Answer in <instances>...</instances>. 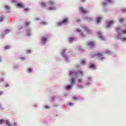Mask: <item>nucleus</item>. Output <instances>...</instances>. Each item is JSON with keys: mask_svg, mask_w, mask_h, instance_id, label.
<instances>
[{"mask_svg": "<svg viewBox=\"0 0 126 126\" xmlns=\"http://www.w3.org/2000/svg\"><path fill=\"white\" fill-rule=\"evenodd\" d=\"M49 4L52 6L55 4V2L53 1H49Z\"/></svg>", "mask_w": 126, "mask_h": 126, "instance_id": "nucleus-13", "label": "nucleus"}, {"mask_svg": "<svg viewBox=\"0 0 126 126\" xmlns=\"http://www.w3.org/2000/svg\"><path fill=\"white\" fill-rule=\"evenodd\" d=\"M96 56H97L99 58L100 60H103V59H104V57H103V54L102 53H97L96 54Z\"/></svg>", "mask_w": 126, "mask_h": 126, "instance_id": "nucleus-7", "label": "nucleus"}, {"mask_svg": "<svg viewBox=\"0 0 126 126\" xmlns=\"http://www.w3.org/2000/svg\"><path fill=\"white\" fill-rule=\"evenodd\" d=\"M88 21H89V22H90V21H92V18H90V19L88 20Z\"/></svg>", "mask_w": 126, "mask_h": 126, "instance_id": "nucleus-40", "label": "nucleus"}, {"mask_svg": "<svg viewBox=\"0 0 126 126\" xmlns=\"http://www.w3.org/2000/svg\"><path fill=\"white\" fill-rule=\"evenodd\" d=\"M116 38L119 39L120 38H119V35H116Z\"/></svg>", "mask_w": 126, "mask_h": 126, "instance_id": "nucleus-46", "label": "nucleus"}, {"mask_svg": "<svg viewBox=\"0 0 126 126\" xmlns=\"http://www.w3.org/2000/svg\"><path fill=\"white\" fill-rule=\"evenodd\" d=\"M42 24H44V25H46L47 24V22H42Z\"/></svg>", "mask_w": 126, "mask_h": 126, "instance_id": "nucleus-33", "label": "nucleus"}, {"mask_svg": "<svg viewBox=\"0 0 126 126\" xmlns=\"http://www.w3.org/2000/svg\"><path fill=\"white\" fill-rule=\"evenodd\" d=\"M83 81L82 79H80L78 80V83H81V82H83Z\"/></svg>", "mask_w": 126, "mask_h": 126, "instance_id": "nucleus-21", "label": "nucleus"}, {"mask_svg": "<svg viewBox=\"0 0 126 126\" xmlns=\"http://www.w3.org/2000/svg\"><path fill=\"white\" fill-rule=\"evenodd\" d=\"M49 9V10H52V9H53L52 8H50V9Z\"/></svg>", "mask_w": 126, "mask_h": 126, "instance_id": "nucleus-53", "label": "nucleus"}, {"mask_svg": "<svg viewBox=\"0 0 126 126\" xmlns=\"http://www.w3.org/2000/svg\"><path fill=\"white\" fill-rule=\"evenodd\" d=\"M116 31L117 32H119V31H122V29L121 28L117 29H116Z\"/></svg>", "mask_w": 126, "mask_h": 126, "instance_id": "nucleus-23", "label": "nucleus"}, {"mask_svg": "<svg viewBox=\"0 0 126 126\" xmlns=\"http://www.w3.org/2000/svg\"><path fill=\"white\" fill-rule=\"evenodd\" d=\"M12 2H15V1H12Z\"/></svg>", "mask_w": 126, "mask_h": 126, "instance_id": "nucleus-52", "label": "nucleus"}, {"mask_svg": "<svg viewBox=\"0 0 126 126\" xmlns=\"http://www.w3.org/2000/svg\"><path fill=\"white\" fill-rule=\"evenodd\" d=\"M81 63H82V64H86V61H84V60L82 61H81Z\"/></svg>", "mask_w": 126, "mask_h": 126, "instance_id": "nucleus-19", "label": "nucleus"}, {"mask_svg": "<svg viewBox=\"0 0 126 126\" xmlns=\"http://www.w3.org/2000/svg\"><path fill=\"white\" fill-rule=\"evenodd\" d=\"M97 34L98 35L99 38L100 39V40H102V41H104L105 37L102 36V33L100 32H97Z\"/></svg>", "mask_w": 126, "mask_h": 126, "instance_id": "nucleus-3", "label": "nucleus"}, {"mask_svg": "<svg viewBox=\"0 0 126 126\" xmlns=\"http://www.w3.org/2000/svg\"><path fill=\"white\" fill-rule=\"evenodd\" d=\"M40 5L42 7H46V6H47V4H46V3H45L43 2H41L40 3Z\"/></svg>", "mask_w": 126, "mask_h": 126, "instance_id": "nucleus-11", "label": "nucleus"}, {"mask_svg": "<svg viewBox=\"0 0 126 126\" xmlns=\"http://www.w3.org/2000/svg\"><path fill=\"white\" fill-rule=\"evenodd\" d=\"M66 88L67 89L69 90V89H71V88H72V86L71 85H68L66 86Z\"/></svg>", "mask_w": 126, "mask_h": 126, "instance_id": "nucleus-16", "label": "nucleus"}, {"mask_svg": "<svg viewBox=\"0 0 126 126\" xmlns=\"http://www.w3.org/2000/svg\"><path fill=\"white\" fill-rule=\"evenodd\" d=\"M31 71H32V69L29 68V72H31Z\"/></svg>", "mask_w": 126, "mask_h": 126, "instance_id": "nucleus-38", "label": "nucleus"}, {"mask_svg": "<svg viewBox=\"0 0 126 126\" xmlns=\"http://www.w3.org/2000/svg\"><path fill=\"white\" fill-rule=\"evenodd\" d=\"M101 20H102V17H99L97 18L96 23H100L101 22Z\"/></svg>", "mask_w": 126, "mask_h": 126, "instance_id": "nucleus-10", "label": "nucleus"}, {"mask_svg": "<svg viewBox=\"0 0 126 126\" xmlns=\"http://www.w3.org/2000/svg\"><path fill=\"white\" fill-rule=\"evenodd\" d=\"M0 108H1V106L0 105Z\"/></svg>", "mask_w": 126, "mask_h": 126, "instance_id": "nucleus-55", "label": "nucleus"}, {"mask_svg": "<svg viewBox=\"0 0 126 126\" xmlns=\"http://www.w3.org/2000/svg\"><path fill=\"white\" fill-rule=\"evenodd\" d=\"M28 10H29V9H28V8L25 9V11H28Z\"/></svg>", "mask_w": 126, "mask_h": 126, "instance_id": "nucleus-39", "label": "nucleus"}, {"mask_svg": "<svg viewBox=\"0 0 126 126\" xmlns=\"http://www.w3.org/2000/svg\"><path fill=\"white\" fill-rule=\"evenodd\" d=\"M96 56V55H93L92 56V58H94V57H95Z\"/></svg>", "mask_w": 126, "mask_h": 126, "instance_id": "nucleus-49", "label": "nucleus"}, {"mask_svg": "<svg viewBox=\"0 0 126 126\" xmlns=\"http://www.w3.org/2000/svg\"><path fill=\"white\" fill-rule=\"evenodd\" d=\"M0 62H1V58H0Z\"/></svg>", "mask_w": 126, "mask_h": 126, "instance_id": "nucleus-50", "label": "nucleus"}, {"mask_svg": "<svg viewBox=\"0 0 126 126\" xmlns=\"http://www.w3.org/2000/svg\"><path fill=\"white\" fill-rule=\"evenodd\" d=\"M115 23V22L114 21H108L107 22V27H110L111 25H113Z\"/></svg>", "mask_w": 126, "mask_h": 126, "instance_id": "nucleus-5", "label": "nucleus"}, {"mask_svg": "<svg viewBox=\"0 0 126 126\" xmlns=\"http://www.w3.org/2000/svg\"><path fill=\"white\" fill-rule=\"evenodd\" d=\"M66 50H64L63 52L62 53V54L63 55L64 53H65Z\"/></svg>", "mask_w": 126, "mask_h": 126, "instance_id": "nucleus-48", "label": "nucleus"}, {"mask_svg": "<svg viewBox=\"0 0 126 126\" xmlns=\"http://www.w3.org/2000/svg\"><path fill=\"white\" fill-rule=\"evenodd\" d=\"M3 123H4V120H0V125H2V124H3Z\"/></svg>", "mask_w": 126, "mask_h": 126, "instance_id": "nucleus-20", "label": "nucleus"}, {"mask_svg": "<svg viewBox=\"0 0 126 126\" xmlns=\"http://www.w3.org/2000/svg\"><path fill=\"white\" fill-rule=\"evenodd\" d=\"M72 99L73 100V101H76V100H77V98H76V96H73L72 97Z\"/></svg>", "mask_w": 126, "mask_h": 126, "instance_id": "nucleus-22", "label": "nucleus"}, {"mask_svg": "<svg viewBox=\"0 0 126 126\" xmlns=\"http://www.w3.org/2000/svg\"><path fill=\"white\" fill-rule=\"evenodd\" d=\"M72 74H73V72L70 71V72H69V75H72Z\"/></svg>", "mask_w": 126, "mask_h": 126, "instance_id": "nucleus-28", "label": "nucleus"}, {"mask_svg": "<svg viewBox=\"0 0 126 126\" xmlns=\"http://www.w3.org/2000/svg\"><path fill=\"white\" fill-rule=\"evenodd\" d=\"M77 32L78 33H79V32H80L81 31H80V30H79V29H77Z\"/></svg>", "mask_w": 126, "mask_h": 126, "instance_id": "nucleus-41", "label": "nucleus"}, {"mask_svg": "<svg viewBox=\"0 0 126 126\" xmlns=\"http://www.w3.org/2000/svg\"><path fill=\"white\" fill-rule=\"evenodd\" d=\"M80 11H81L83 14H85L87 12V10L84 9L83 7H81L80 8Z\"/></svg>", "mask_w": 126, "mask_h": 126, "instance_id": "nucleus-4", "label": "nucleus"}, {"mask_svg": "<svg viewBox=\"0 0 126 126\" xmlns=\"http://www.w3.org/2000/svg\"><path fill=\"white\" fill-rule=\"evenodd\" d=\"M28 35H30V34H29Z\"/></svg>", "mask_w": 126, "mask_h": 126, "instance_id": "nucleus-56", "label": "nucleus"}, {"mask_svg": "<svg viewBox=\"0 0 126 126\" xmlns=\"http://www.w3.org/2000/svg\"><path fill=\"white\" fill-rule=\"evenodd\" d=\"M29 24H30V22H27V23H26V26H28L29 25Z\"/></svg>", "mask_w": 126, "mask_h": 126, "instance_id": "nucleus-27", "label": "nucleus"}, {"mask_svg": "<svg viewBox=\"0 0 126 126\" xmlns=\"http://www.w3.org/2000/svg\"><path fill=\"white\" fill-rule=\"evenodd\" d=\"M126 34V30H125V31H123V32H120L119 33V35H122V34Z\"/></svg>", "mask_w": 126, "mask_h": 126, "instance_id": "nucleus-15", "label": "nucleus"}, {"mask_svg": "<svg viewBox=\"0 0 126 126\" xmlns=\"http://www.w3.org/2000/svg\"><path fill=\"white\" fill-rule=\"evenodd\" d=\"M78 74H81V75H83V72H82V71L81 70H79V71H78L77 72H75L74 75L75 76H76Z\"/></svg>", "mask_w": 126, "mask_h": 126, "instance_id": "nucleus-8", "label": "nucleus"}, {"mask_svg": "<svg viewBox=\"0 0 126 126\" xmlns=\"http://www.w3.org/2000/svg\"><path fill=\"white\" fill-rule=\"evenodd\" d=\"M9 49V46H5V50H8Z\"/></svg>", "mask_w": 126, "mask_h": 126, "instance_id": "nucleus-25", "label": "nucleus"}, {"mask_svg": "<svg viewBox=\"0 0 126 126\" xmlns=\"http://www.w3.org/2000/svg\"><path fill=\"white\" fill-rule=\"evenodd\" d=\"M27 52H28V54H30L31 53V50H28Z\"/></svg>", "mask_w": 126, "mask_h": 126, "instance_id": "nucleus-42", "label": "nucleus"}, {"mask_svg": "<svg viewBox=\"0 0 126 126\" xmlns=\"http://www.w3.org/2000/svg\"><path fill=\"white\" fill-rule=\"evenodd\" d=\"M71 83L72 85H74L75 84V79L74 78H72L71 79Z\"/></svg>", "mask_w": 126, "mask_h": 126, "instance_id": "nucleus-9", "label": "nucleus"}, {"mask_svg": "<svg viewBox=\"0 0 126 126\" xmlns=\"http://www.w3.org/2000/svg\"><path fill=\"white\" fill-rule=\"evenodd\" d=\"M102 4H103V6H106V5H107V3L104 2L102 3Z\"/></svg>", "mask_w": 126, "mask_h": 126, "instance_id": "nucleus-30", "label": "nucleus"}, {"mask_svg": "<svg viewBox=\"0 0 126 126\" xmlns=\"http://www.w3.org/2000/svg\"><path fill=\"white\" fill-rule=\"evenodd\" d=\"M8 32H9V30H7L5 31V34H7V33H8Z\"/></svg>", "mask_w": 126, "mask_h": 126, "instance_id": "nucleus-31", "label": "nucleus"}, {"mask_svg": "<svg viewBox=\"0 0 126 126\" xmlns=\"http://www.w3.org/2000/svg\"><path fill=\"white\" fill-rule=\"evenodd\" d=\"M125 20L124 19H122L121 20H120V23H122V22H124V21Z\"/></svg>", "mask_w": 126, "mask_h": 126, "instance_id": "nucleus-26", "label": "nucleus"}, {"mask_svg": "<svg viewBox=\"0 0 126 126\" xmlns=\"http://www.w3.org/2000/svg\"><path fill=\"white\" fill-rule=\"evenodd\" d=\"M25 60H26V58H24L23 60L24 61Z\"/></svg>", "mask_w": 126, "mask_h": 126, "instance_id": "nucleus-51", "label": "nucleus"}, {"mask_svg": "<svg viewBox=\"0 0 126 126\" xmlns=\"http://www.w3.org/2000/svg\"><path fill=\"white\" fill-rule=\"evenodd\" d=\"M91 68H95V65L94 64H92L90 65Z\"/></svg>", "mask_w": 126, "mask_h": 126, "instance_id": "nucleus-18", "label": "nucleus"}, {"mask_svg": "<svg viewBox=\"0 0 126 126\" xmlns=\"http://www.w3.org/2000/svg\"><path fill=\"white\" fill-rule=\"evenodd\" d=\"M67 22H68V18H66L62 22L59 23L58 25L59 26H61L62 24H66Z\"/></svg>", "mask_w": 126, "mask_h": 126, "instance_id": "nucleus-2", "label": "nucleus"}, {"mask_svg": "<svg viewBox=\"0 0 126 126\" xmlns=\"http://www.w3.org/2000/svg\"><path fill=\"white\" fill-rule=\"evenodd\" d=\"M42 42H43V43H45L46 42H47V38L43 37L41 40Z\"/></svg>", "mask_w": 126, "mask_h": 126, "instance_id": "nucleus-12", "label": "nucleus"}, {"mask_svg": "<svg viewBox=\"0 0 126 126\" xmlns=\"http://www.w3.org/2000/svg\"><path fill=\"white\" fill-rule=\"evenodd\" d=\"M106 1H107V2H112V0H106Z\"/></svg>", "mask_w": 126, "mask_h": 126, "instance_id": "nucleus-24", "label": "nucleus"}, {"mask_svg": "<svg viewBox=\"0 0 126 126\" xmlns=\"http://www.w3.org/2000/svg\"><path fill=\"white\" fill-rule=\"evenodd\" d=\"M123 41H126V37H124L123 38Z\"/></svg>", "mask_w": 126, "mask_h": 126, "instance_id": "nucleus-37", "label": "nucleus"}, {"mask_svg": "<svg viewBox=\"0 0 126 126\" xmlns=\"http://www.w3.org/2000/svg\"><path fill=\"white\" fill-rule=\"evenodd\" d=\"M6 125L8 126H11V123L9 122V121L7 120L6 121Z\"/></svg>", "mask_w": 126, "mask_h": 126, "instance_id": "nucleus-14", "label": "nucleus"}, {"mask_svg": "<svg viewBox=\"0 0 126 126\" xmlns=\"http://www.w3.org/2000/svg\"><path fill=\"white\" fill-rule=\"evenodd\" d=\"M44 107L45 108V109H49V106H44Z\"/></svg>", "mask_w": 126, "mask_h": 126, "instance_id": "nucleus-44", "label": "nucleus"}, {"mask_svg": "<svg viewBox=\"0 0 126 126\" xmlns=\"http://www.w3.org/2000/svg\"><path fill=\"white\" fill-rule=\"evenodd\" d=\"M14 126H17V123H14Z\"/></svg>", "mask_w": 126, "mask_h": 126, "instance_id": "nucleus-47", "label": "nucleus"}, {"mask_svg": "<svg viewBox=\"0 0 126 126\" xmlns=\"http://www.w3.org/2000/svg\"><path fill=\"white\" fill-rule=\"evenodd\" d=\"M67 106H72V103H69L67 104Z\"/></svg>", "mask_w": 126, "mask_h": 126, "instance_id": "nucleus-29", "label": "nucleus"}, {"mask_svg": "<svg viewBox=\"0 0 126 126\" xmlns=\"http://www.w3.org/2000/svg\"><path fill=\"white\" fill-rule=\"evenodd\" d=\"M3 19H4L3 18H1L0 19V22H1V21H3Z\"/></svg>", "mask_w": 126, "mask_h": 126, "instance_id": "nucleus-36", "label": "nucleus"}, {"mask_svg": "<svg viewBox=\"0 0 126 126\" xmlns=\"http://www.w3.org/2000/svg\"><path fill=\"white\" fill-rule=\"evenodd\" d=\"M8 86H9V84H7L5 85V87H8Z\"/></svg>", "mask_w": 126, "mask_h": 126, "instance_id": "nucleus-45", "label": "nucleus"}, {"mask_svg": "<svg viewBox=\"0 0 126 126\" xmlns=\"http://www.w3.org/2000/svg\"><path fill=\"white\" fill-rule=\"evenodd\" d=\"M80 0L81 2H85V1L86 0Z\"/></svg>", "mask_w": 126, "mask_h": 126, "instance_id": "nucleus-34", "label": "nucleus"}, {"mask_svg": "<svg viewBox=\"0 0 126 126\" xmlns=\"http://www.w3.org/2000/svg\"><path fill=\"white\" fill-rule=\"evenodd\" d=\"M87 31L88 32V33H90V32H91V31H90V30L87 29Z\"/></svg>", "mask_w": 126, "mask_h": 126, "instance_id": "nucleus-35", "label": "nucleus"}, {"mask_svg": "<svg viewBox=\"0 0 126 126\" xmlns=\"http://www.w3.org/2000/svg\"><path fill=\"white\" fill-rule=\"evenodd\" d=\"M73 40H74V38H70V42H72V41H73Z\"/></svg>", "mask_w": 126, "mask_h": 126, "instance_id": "nucleus-32", "label": "nucleus"}, {"mask_svg": "<svg viewBox=\"0 0 126 126\" xmlns=\"http://www.w3.org/2000/svg\"><path fill=\"white\" fill-rule=\"evenodd\" d=\"M3 94V92L0 91V95H2Z\"/></svg>", "mask_w": 126, "mask_h": 126, "instance_id": "nucleus-43", "label": "nucleus"}, {"mask_svg": "<svg viewBox=\"0 0 126 126\" xmlns=\"http://www.w3.org/2000/svg\"><path fill=\"white\" fill-rule=\"evenodd\" d=\"M87 46L91 47V48H95L96 45L95 44V42L94 41H89L87 43Z\"/></svg>", "mask_w": 126, "mask_h": 126, "instance_id": "nucleus-1", "label": "nucleus"}, {"mask_svg": "<svg viewBox=\"0 0 126 126\" xmlns=\"http://www.w3.org/2000/svg\"><path fill=\"white\" fill-rule=\"evenodd\" d=\"M5 8L6 10H9V9H10V7H9V6L6 5Z\"/></svg>", "mask_w": 126, "mask_h": 126, "instance_id": "nucleus-17", "label": "nucleus"}, {"mask_svg": "<svg viewBox=\"0 0 126 126\" xmlns=\"http://www.w3.org/2000/svg\"><path fill=\"white\" fill-rule=\"evenodd\" d=\"M17 6L19 8H23V7H24V5L22 3H18L17 4Z\"/></svg>", "mask_w": 126, "mask_h": 126, "instance_id": "nucleus-6", "label": "nucleus"}, {"mask_svg": "<svg viewBox=\"0 0 126 126\" xmlns=\"http://www.w3.org/2000/svg\"><path fill=\"white\" fill-rule=\"evenodd\" d=\"M79 21H80V20H79L78 21V22H79Z\"/></svg>", "mask_w": 126, "mask_h": 126, "instance_id": "nucleus-54", "label": "nucleus"}]
</instances>
